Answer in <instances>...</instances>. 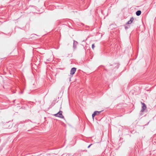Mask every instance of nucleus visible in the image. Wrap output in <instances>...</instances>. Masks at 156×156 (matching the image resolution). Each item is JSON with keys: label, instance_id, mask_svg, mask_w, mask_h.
I'll return each mask as SVG.
<instances>
[{"label": "nucleus", "instance_id": "obj_5", "mask_svg": "<svg viewBox=\"0 0 156 156\" xmlns=\"http://www.w3.org/2000/svg\"><path fill=\"white\" fill-rule=\"evenodd\" d=\"M78 42L76 41H74L73 47L74 49H75L77 45L78 44Z\"/></svg>", "mask_w": 156, "mask_h": 156}, {"label": "nucleus", "instance_id": "obj_4", "mask_svg": "<svg viewBox=\"0 0 156 156\" xmlns=\"http://www.w3.org/2000/svg\"><path fill=\"white\" fill-rule=\"evenodd\" d=\"M76 69L75 68H72L70 74V75H73L76 72Z\"/></svg>", "mask_w": 156, "mask_h": 156}, {"label": "nucleus", "instance_id": "obj_10", "mask_svg": "<svg viewBox=\"0 0 156 156\" xmlns=\"http://www.w3.org/2000/svg\"><path fill=\"white\" fill-rule=\"evenodd\" d=\"M125 28L126 29H127L128 28V27H125Z\"/></svg>", "mask_w": 156, "mask_h": 156}, {"label": "nucleus", "instance_id": "obj_8", "mask_svg": "<svg viewBox=\"0 0 156 156\" xmlns=\"http://www.w3.org/2000/svg\"><path fill=\"white\" fill-rule=\"evenodd\" d=\"M95 47V46H94V44H92V48L94 49V48Z\"/></svg>", "mask_w": 156, "mask_h": 156}, {"label": "nucleus", "instance_id": "obj_2", "mask_svg": "<svg viewBox=\"0 0 156 156\" xmlns=\"http://www.w3.org/2000/svg\"><path fill=\"white\" fill-rule=\"evenodd\" d=\"M141 103L142 105V109L140 111L141 112H143L144 110L146 109L147 107L146 105L144 103H143L142 102H141Z\"/></svg>", "mask_w": 156, "mask_h": 156}, {"label": "nucleus", "instance_id": "obj_6", "mask_svg": "<svg viewBox=\"0 0 156 156\" xmlns=\"http://www.w3.org/2000/svg\"><path fill=\"white\" fill-rule=\"evenodd\" d=\"M134 20L133 17L130 18V20L126 23V24H131Z\"/></svg>", "mask_w": 156, "mask_h": 156}, {"label": "nucleus", "instance_id": "obj_7", "mask_svg": "<svg viewBox=\"0 0 156 156\" xmlns=\"http://www.w3.org/2000/svg\"><path fill=\"white\" fill-rule=\"evenodd\" d=\"M141 14V11L140 10H138L136 12V14L137 16H140Z\"/></svg>", "mask_w": 156, "mask_h": 156}, {"label": "nucleus", "instance_id": "obj_3", "mask_svg": "<svg viewBox=\"0 0 156 156\" xmlns=\"http://www.w3.org/2000/svg\"><path fill=\"white\" fill-rule=\"evenodd\" d=\"M101 111L94 112V113L92 115V118H93V119H94V118L95 116L100 114L101 113Z\"/></svg>", "mask_w": 156, "mask_h": 156}, {"label": "nucleus", "instance_id": "obj_9", "mask_svg": "<svg viewBox=\"0 0 156 156\" xmlns=\"http://www.w3.org/2000/svg\"><path fill=\"white\" fill-rule=\"evenodd\" d=\"M92 144H90V145L88 146V148H89Z\"/></svg>", "mask_w": 156, "mask_h": 156}, {"label": "nucleus", "instance_id": "obj_1", "mask_svg": "<svg viewBox=\"0 0 156 156\" xmlns=\"http://www.w3.org/2000/svg\"><path fill=\"white\" fill-rule=\"evenodd\" d=\"M62 111H60L57 114H54V115L56 117H60V118H64V116H63L62 115Z\"/></svg>", "mask_w": 156, "mask_h": 156}]
</instances>
